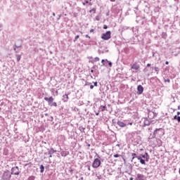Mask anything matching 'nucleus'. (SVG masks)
Here are the masks:
<instances>
[{
	"label": "nucleus",
	"mask_w": 180,
	"mask_h": 180,
	"mask_svg": "<svg viewBox=\"0 0 180 180\" xmlns=\"http://www.w3.org/2000/svg\"><path fill=\"white\" fill-rule=\"evenodd\" d=\"M128 124H130V126H132L133 125V122H129V123H128Z\"/></svg>",
	"instance_id": "e2e57ef3"
},
{
	"label": "nucleus",
	"mask_w": 180,
	"mask_h": 180,
	"mask_svg": "<svg viewBox=\"0 0 180 180\" xmlns=\"http://www.w3.org/2000/svg\"><path fill=\"white\" fill-rule=\"evenodd\" d=\"M165 64H166V65H168V64H169V62L166 61V62H165Z\"/></svg>",
	"instance_id": "052dcab7"
},
{
	"label": "nucleus",
	"mask_w": 180,
	"mask_h": 180,
	"mask_svg": "<svg viewBox=\"0 0 180 180\" xmlns=\"http://www.w3.org/2000/svg\"><path fill=\"white\" fill-rule=\"evenodd\" d=\"M147 67H151V63H148Z\"/></svg>",
	"instance_id": "6e6d98bb"
},
{
	"label": "nucleus",
	"mask_w": 180,
	"mask_h": 180,
	"mask_svg": "<svg viewBox=\"0 0 180 180\" xmlns=\"http://www.w3.org/2000/svg\"><path fill=\"white\" fill-rule=\"evenodd\" d=\"M85 4H89V1L85 0Z\"/></svg>",
	"instance_id": "13d9d810"
},
{
	"label": "nucleus",
	"mask_w": 180,
	"mask_h": 180,
	"mask_svg": "<svg viewBox=\"0 0 180 180\" xmlns=\"http://www.w3.org/2000/svg\"><path fill=\"white\" fill-rule=\"evenodd\" d=\"M122 155H119V154H115L114 155H113V157L115 158H119V157H121Z\"/></svg>",
	"instance_id": "72a5a7b5"
},
{
	"label": "nucleus",
	"mask_w": 180,
	"mask_h": 180,
	"mask_svg": "<svg viewBox=\"0 0 180 180\" xmlns=\"http://www.w3.org/2000/svg\"><path fill=\"white\" fill-rule=\"evenodd\" d=\"M176 120L178 121L179 123H180V116L177 117Z\"/></svg>",
	"instance_id": "3c124183"
},
{
	"label": "nucleus",
	"mask_w": 180,
	"mask_h": 180,
	"mask_svg": "<svg viewBox=\"0 0 180 180\" xmlns=\"http://www.w3.org/2000/svg\"><path fill=\"white\" fill-rule=\"evenodd\" d=\"M101 67H103V66H105V65H106L105 64V59H102V60H101Z\"/></svg>",
	"instance_id": "473e14b6"
},
{
	"label": "nucleus",
	"mask_w": 180,
	"mask_h": 180,
	"mask_svg": "<svg viewBox=\"0 0 180 180\" xmlns=\"http://www.w3.org/2000/svg\"><path fill=\"white\" fill-rule=\"evenodd\" d=\"M131 70H139L140 68V65H137L136 63H135L133 65H131Z\"/></svg>",
	"instance_id": "f8f14e48"
},
{
	"label": "nucleus",
	"mask_w": 180,
	"mask_h": 180,
	"mask_svg": "<svg viewBox=\"0 0 180 180\" xmlns=\"http://www.w3.org/2000/svg\"><path fill=\"white\" fill-rule=\"evenodd\" d=\"M165 134V131L162 128H156L153 134V139L156 137H162Z\"/></svg>",
	"instance_id": "f257e3e1"
},
{
	"label": "nucleus",
	"mask_w": 180,
	"mask_h": 180,
	"mask_svg": "<svg viewBox=\"0 0 180 180\" xmlns=\"http://www.w3.org/2000/svg\"><path fill=\"white\" fill-rule=\"evenodd\" d=\"M150 120H148V119H147V118H145L144 125L145 126H150Z\"/></svg>",
	"instance_id": "412c9836"
},
{
	"label": "nucleus",
	"mask_w": 180,
	"mask_h": 180,
	"mask_svg": "<svg viewBox=\"0 0 180 180\" xmlns=\"http://www.w3.org/2000/svg\"><path fill=\"white\" fill-rule=\"evenodd\" d=\"M22 39L17 40L16 43L15 44V47H16V49H20V47H22Z\"/></svg>",
	"instance_id": "9b49d317"
},
{
	"label": "nucleus",
	"mask_w": 180,
	"mask_h": 180,
	"mask_svg": "<svg viewBox=\"0 0 180 180\" xmlns=\"http://www.w3.org/2000/svg\"><path fill=\"white\" fill-rule=\"evenodd\" d=\"M86 167H87V168H88V170H89V171H91V166L87 165Z\"/></svg>",
	"instance_id": "09e8293b"
},
{
	"label": "nucleus",
	"mask_w": 180,
	"mask_h": 180,
	"mask_svg": "<svg viewBox=\"0 0 180 180\" xmlns=\"http://www.w3.org/2000/svg\"><path fill=\"white\" fill-rule=\"evenodd\" d=\"M20 172H22V169H19L18 166L11 168V175H20Z\"/></svg>",
	"instance_id": "39448f33"
},
{
	"label": "nucleus",
	"mask_w": 180,
	"mask_h": 180,
	"mask_svg": "<svg viewBox=\"0 0 180 180\" xmlns=\"http://www.w3.org/2000/svg\"><path fill=\"white\" fill-rule=\"evenodd\" d=\"M91 68L92 70H96V68H98V65H95Z\"/></svg>",
	"instance_id": "ea45409f"
},
{
	"label": "nucleus",
	"mask_w": 180,
	"mask_h": 180,
	"mask_svg": "<svg viewBox=\"0 0 180 180\" xmlns=\"http://www.w3.org/2000/svg\"><path fill=\"white\" fill-rule=\"evenodd\" d=\"M178 110H180V105L178 106Z\"/></svg>",
	"instance_id": "774afa93"
},
{
	"label": "nucleus",
	"mask_w": 180,
	"mask_h": 180,
	"mask_svg": "<svg viewBox=\"0 0 180 180\" xmlns=\"http://www.w3.org/2000/svg\"><path fill=\"white\" fill-rule=\"evenodd\" d=\"M165 82H171V79H165Z\"/></svg>",
	"instance_id": "37998d69"
},
{
	"label": "nucleus",
	"mask_w": 180,
	"mask_h": 180,
	"mask_svg": "<svg viewBox=\"0 0 180 180\" xmlns=\"http://www.w3.org/2000/svg\"><path fill=\"white\" fill-rule=\"evenodd\" d=\"M157 141L158 143L159 147H160V146H162V141H161V139H158Z\"/></svg>",
	"instance_id": "bb28decb"
},
{
	"label": "nucleus",
	"mask_w": 180,
	"mask_h": 180,
	"mask_svg": "<svg viewBox=\"0 0 180 180\" xmlns=\"http://www.w3.org/2000/svg\"><path fill=\"white\" fill-rule=\"evenodd\" d=\"M96 116H99V112L96 113Z\"/></svg>",
	"instance_id": "680f3d73"
},
{
	"label": "nucleus",
	"mask_w": 180,
	"mask_h": 180,
	"mask_svg": "<svg viewBox=\"0 0 180 180\" xmlns=\"http://www.w3.org/2000/svg\"><path fill=\"white\" fill-rule=\"evenodd\" d=\"M53 120H54V117H53V116H51L50 118L49 119V122H53Z\"/></svg>",
	"instance_id": "4c0bfd02"
},
{
	"label": "nucleus",
	"mask_w": 180,
	"mask_h": 180,
	"mask_svg": "<svg viewBox=\"0 0 180 180\" xmlns=\"http://www.w3.org/2000/svg\"><path fill=\"white\" fill-rule=\"evenodd\" d=\"M39 169H40L41 174H43V172H44V165H41L39 167Z\"/></svg>",
	"instance_id": "b1692460"
},
{
	"label": "nucleus",
	"mask_w": 180,
	"mask_h": 180,
	"mask_svg": "<svg viewBox=\"0 0 180 180\" xmlns=\"http://www.w3.org/2000/svg\"><path fill=\"white\" fill-rule=\"evenodd\" d=\"M179 117V116H178V115H174V118H173L174 120H176Z\"/></svg>",
	"instance_id": "c03bdc74"
},
{
	"label": "nucleus",
	"mask_w": 180,
	"mask_h": 180,
	"mask_svg": "<svg viewBox=\"0 0 180 180\" xmlns=\"http://www.w3.org/2000/svg\"><path fill=\"white\" fill-rule=\"evenodd\" d=\"M117 126H119L120 127H126V124L122 121L118 120L117 122Z\"/></svg>",
	"instance_id": "ddd939ff"
},
{
	"label": "nucleus",
	"mask_w": 180,
	"mask_h": 180,
	"mask_svg": "<svg viewBox=\"0 0 180 180\" xmlns=\"http://www.w3.org/2000/svg\"><path fill=\"white\" fill-rule=\"evenodd\" d=\"M129 29H130V27H127V26H124V27H122V30H129Z\"/></svg>",
	"instance_id": "2f4dec72"
},
{
	"label": "nucleus",
	"mask_w": 180,
	"mask_h": 180,
	"mask_svg": "<svg viewBox=\"0 0 180 180\" xmlns=\"http://www.w3.org/2000/svg\"><path fill=\"white\" fill-rule=\"evenodd\" d=\"M109 67L112 68V63L110 61H108Z\"/></svg>",
	"instance_id": "a19ab883"
},
{
	"label": "nucleus",
	"mask_w": 180,
	"mask_h": 180,
	"mask_svg": "<svg viewBox=\"0 0 180 180\" xmlns=\"http://www.w3.org/2000/svg\"><path fill=\"white\" fill-rule=\"evenodd\" d=\"M158 115V112H155V110L154 111H149L148 113V117L150 119V120L153 119H155Z\"/></svg>",
	"instance_id": "0eeeda50"
},
{
	"label": "nucleus",
	"mask_w": 180,
	"mask_h": 180,
	"mask_svg": "<svg viewBox=\"0 0 180 180\" xmlns=\"http://www.w3.org/2000/svg\"><path fill=\"white\" fill-rule=\"evenodd\" d=\"M152 54H153V57H154V56H155V52L153 51Z\"/></svg>",
	"instance_id": "4d7b16f0"
},
{
	"label": "nucleus",
	"mask_w": 180,
	"mask_h": 180,
	"mask_svg": "<svg viewBox=\"0 0 180 180\" xmlns=\"http://www.w3.org/2000/svg\"><path fill=\"white\" fill-rule=\"evenodd\" d=\"M17 57V63H19L20 61V59L22 58V55H16Z\"/></svg>",
	"instance_id": "a878e982"
},
{
	"label": "nucleus",
	"mask_w": 180,
	"mask_h": 180,
	"mask_svg": "<svg viewBox=\"0 0 180 180\" xmlns=\"http://www.w3.org/2000/svg\"><path fill=\"white\" fill-rule=\"evenodd\" d=\"M91 72L94 73V72H95V70H94V69H91Z\"/></svg>",
	"instance_id": "bf43d9fd"
},
{
	"label": "nucleus",
	"mask_w": 180,
	"mask_h": 180,
	"mask_svg": "<svg viewBox=\"0 0 180 180\" xmlns=\"http://www.w3.org/2000/svg\"><path fill=\"white\" fill-rule=\"evenodd\" d=\"M136 180H144V175L141 174H137Z\"/></svg>",
	"instance_id": "2eb2a0df"
},
{
	"label": "nucleus",
	"mask_w": 180,
	"mask_h": 180,
	"mask_svg": "<svg viewBox=\"0 0 180 180\" xmlns=\"http://www.w3.org/2000/svg\"><path fill=\"white\" fill-rule=\"evenodd\" d=\"M14 51L16 53V46L14 47Z\"/></svg>",
	"instance_id": "338daca9"
},
{
	"label": "nucleus",
	"mask_w": 180,
	"mask_h": 180,
	"mask_svg": "<svg viewBox=\"0 0 180 180\" xmlns=\"http://www.w3.org/2000/svg\"><path fill=\"white\" fill-rule=\"evenodd\" d=\"M144 92V87L141 84L138 85L137 86V94L141 95Z\"/></svg>",
	"instance_id": "6e6552de"
},
{
	"label": "nucleus",
	"mask_w": 180,
	"mask_h": 180,
	"mask_svg": "<svg viewBox=\"0 0 180 180\" xmlns=\"http://www.w3.org/2000/svg\"><path fill=\"white\" fill-rule=\"evenodd\" d=\"M34 179H36V176H30L27 179V180H34Z\"/></svg>",
	"instance_id": "c756f323"
},
{
	"label": "nucleus",
	"mask_w": 180,
	"mask_h": 180,
	"mask_svg": "<svg viewBox=\"0 0 180 180\" xmlns=\"http://www.w3.org/2000/svg\"><path fill=\"white\" fill-rule=\"evenodd\" d=\"M131 162L134 161V158H137V160H139V155H137V153H131Z\"/></svg>",
	"instance_id": "dca6fc26"
},
{
	"label": "nucleus",
	"mask_w": 180,
	"mask_h": 180,
	"mask_svg": "<svg viewBox=\"0 0 180 180\" xmlns=\"http://www.w3.org/2000/svg\"><path fill=\"white\" fill-rule=\"evenodd\" d=\"M96 156L98 157V158L94 159L92 163L93 168H99V167H101V157L99 156V155H98V153H96Z\"/></svg>",
	"instance_id": "20e7f679"
},
{
	"label": "nucleus",
	"mask_w": 180,
	"mask_h": 180,
	"mask_svg": "<svg viewBox=\"0 0 180 180\" xmlns=\"http://www.w3.org/2000/svg\"><path fill=\"white\" fill-rule=\"evenodd\" d=\"M155 12H160V8L158 7H156L155 9H154Z\"/></svg>",
	"instance_id": "e433bc0d"
},
{
	"label": "nucleus",
	"mask_w": 180,
	"mask_h": 180,
	"mask_svg": "<svg viewBox=\"0 0 180 180\" xmlns=\"http://www.w3.org/2000/svg\"><path fill=\"white\" fill-rule=\"evenodd\" d=\"M48 154L49 155V158H53V153H57V150H55L54 148H51L50 149H48Z\"/></svg>",
	"instance_id": "1a4fd4ad"
},
{
	"label": "nucleus",
	"mask_w": 180,
	"mask_h": 180,
	"mask_svg": "<svg viewBox=\"0 0 180 180\" xmlns=\"http://www.w3.org/2000/svg\"><path fill=\"white\" fill-rule=\"evenodd\" d=\"M180 112H177V116H179Z\"/></svg>",
	"instance_id": "69168bd1"
},
{
	"label": "nucleus",
	"mask_w": 180,
	"mask_h": 180,
	"mask_svg": "<svg viewBox=\"0 0 180 180\" xmlns=\"http://www.w3.org/2000/svg\"><path fill=\"white\" fill-rule=\"evenodd\" d=\"M112 37V32L107 31L105 33L102 34L101 39L102 40H109Z\"/></svg>",
	"instance_id": "423d86ee"
},
{
	"label": "nucleus",
	"mask_w": 180,
	"mask_h": 180,
	"mask_svg": "<svg viewBox=\"0 0 180 180\" xmlns=\"http://www.w3.org/2000/svg\"><path fill=\"white\" fill-rule=\"evenodd\" d=\"M94 86H98V82H94Z\"/></svg>",
	"instance_id": "58836bf2"
},
{
	"label": "nucleus",
	"mask_w": 180,
	"mask_h": 180,
	"mask_svg": "<svg viewBox=\"0 0 180 180\" xmlns=\"http://www.w3.org/2000/svg\"><path fill=\"white\" fill-rule=\"evenodd\" d=\"M103 29H104V30H106V29H108V25H103Z\"/></svg>",
	"instance_id": "8fccbe9b"
},
{
	"label": "nucleus",
	"mask_w": 180,
	"mask_h": 180,
	"mask_svg": "<svg viewBox=\"0 0 180 180\" xmlns=\"http://www.w3.org/2000/svg\"><path fill=\"white\" fill-rule=\"evenodd\" d=\"M79 130L81 131V133H85V127H79Z\"/></svg>",
	"instance_id": "393cba45"
},
{
	"label": "nucleus",
	"mask_w": 180,
	"mask_h": 180,
	"mask_svg": "<svg viewBox=\"0 0 180 180\" xmlns=\"http://www.w3.org/2000/svg\"><path fill=\"white\" fill-rule=\"evenodd\" d=\"M167 37H168V34H167V32H162V38L165 40V39H167Z\"/></svg>",
	"instance_id": "5701e85b"
},
{
	"label": "nucleus",
	"mask_w": 180,
	"mask_h": 180,
	"mask_svg": "<svg viewBox=\"0 0 180 180\" xmlns=\"http://www.w3.org/2000/svg\"><path fill=\"white\" fill-rule=\"evenodd\" d=\"M44 101L48 102L49 106L53 107L54 106L55 108H57V103L54 102V98L53 96L49 97H44Z\"/></svg>",
	"instance_id": "f03ea898"
},
{
	"label": "nucleus",
	"mask_w": 180,
	"mask_h": 180,
	"mask_svg": "<svg viewBox=\"0 0 180 180\" xmlns=\"http://www.w3.org/2000/svg\"><path fill=\"white\" fill-rule=\"evenodd\" d=\"M94 86H94V85L92 84V83H91V85H90V89H92L93 88H94Z\"/></svg>",
	"instance_id": "de8ad7c7"
},
{
	"label": "nucleus",
	"mask_w": 180,
	"mask_h": 180,
	"mask_svg": "<svg viewBox=\"0 0 180 180\" xmlns=\"http://www.w3.org/2000/svg\"><path fill=\"white\" fill-rule=\"evenodd\" d=\"M154 70H155V72H156L157 74H158V72H160V68H159L158 67L155 66V67L154 68Z\"/></svg>",
	"instance_id": "cd10ccee"
},
{
	"label": "nucleus",
	"mask_w": 180,
	"mask_h": 180,
	"mask_svg": "<svg viewBox=\"0 0 180 180\" xmlns=\"http://www.w3.org/2000/svg\"><path fill=\"white\" fill-rule=\"evenodd\" d=\"M134 178H133V177L129 178V180H134Z\"/></svg>",
	"instance_id": "0e129e2a"
},
{
	"label": "nucleus",
	"mask_w": 180,
	"mask_h": 180,
	"mask_svg": "<svg viewBox=\"0 0 180 180\" xmlns=\"http://www.w3.org/2000/svg\"><path fill=\"white\" fill-rule=\"evenodd\" d=\"M68 99H69L68 94H65L63 96V101L64 102H68Z\"/></svg>",
	"instance_id": "6ab92c4d"
},
{
	"label": "nucleus",
	"mask_w": 180,
	"mask_h": 180,
	"mask_svg": "<svg viewBox=\"0 0 180 180\" xmlns=\"http://www.w3.org/2000/svg\"><path fill=\"white\" fill-rule=\"evenodd\" d=\"M92 12H94V13H96V8H93L91 10L89 11L90 13H92Z\"/></svg>",
	"instance_id": "c85d7f7f"
},
{
	"label": "nucleus",
	"mask_w": 180,
	"mask_h": 180,
	"mask_svg": "<svg viewBox=\"0 0 180 180\" xmlns=\"http://www.w3.org/2000/svg\"><path fill=\"white\" fill-rule=\"evenodd\" d=\"M99 58L98 57H96L95 58H94V61H99Z\"/></svg>",
	"instance_id": "49530a36"
},
{
	"label": "nucleus",
	"mask_w": 180,
	"mask_h": 180,
	"mask_svg": "<svg viewBox=\"0 0 180 180\" xmlns=\"http://www.w3.org/2000/svg\"><path fill=\"white\" fill-rule=\"evenodd\" d=\"M144 155H145L146 158V162H148V161H149V160H150V155H148V153L146 152L145 154H144Z\"/></svg>",
	"instance_id": "4be33fe9"
},
{
	"label": "nucleus",
	"mask_w": 180,
	"mask_h": 180,
	"mask_svg": "<svg viewBox=\"0 0 180 180\" xmlns=\"http://www.w3.org/2000/svg\"><path fill=\"white\" fill-rule=\"evenodd\" d=\"M78 39H79V35H77V36L75 37V39H74V40H73L74 43H75V41H77L78 40Z\"/></svg>",
	"instance_id": "7c9ffc66"
},
{
	"label": "nucleus",
	"mask_w": 180,
	"mask_h": 180,
	"mask_svg": "<svg viewBox=\"0 0 180 180\" xmlns=\"http://www.w3.org/2000/svg\"><path fill=\"white\" fill-rule=\"evenodd\" d=\"M94 30H94V29H91V30H90V33H94Z\"/></svg>",
	"instance_id": "603ef678"
},
{
	"label": "nucleus",
	"mask_w": 180,
	"mask_h": 180,
	"mask_svg": "<svg viewBox=\"0 0 180 180\" xmlns=\"http://www.w3.org/2000/svg\"><path fill=\"white\" fill-rule=\"evenodd\" d=\"M2 27H4V25L0 23V32L2 30Z\"/></svg>",
	"instance_id": "a18cd8bd"
},
{
	"label": "nucleus",
	"mask_w": 180,
	"mask_h": 180,
	"mask_svg": "<svg viewBox=\"0 0 180 180\" xmlns=\"http://www.w3.org/2000/svg\"><path fill=\"white\" fill-rule=\"evenodd\" d=\"M72 172H74V170L72 169L68 170V173L70 174V175H72Z\"/></svg>",
	"instance_id": "f704fd0d"
},
{
	"label": "nucleus",
	"mask_w": 180,
	"mask_h": 180,
	"mask_svg": "<svg viewBox=\"0 0 180 180\" xmlns=\"http://www.w3.org/2000/svg\"><path fill=\"white\" fill-rule=\"evenodd\" d=\"M138 160L140 162V163L142 164V165H146V160L143 159V158H141V156H139Z\"/></svg>",
	"instance_id": "4468645a"
},
{
	"label": "nucleus",
	"mask_w": 180,
	"mask_h": 180,
	"mask_svg": "<svg viewBox=\"0 0 180 180\" xmlns=\"http://www.w3.org/2000/svg\"><path fill=\"white\" fill-rule=\"evenodd\" d=\"M91 82H86L84 85H85V86H86L91 85Z\"/></svg>",
	"instance_id": "79ce46f5"
},
{
	"label": "nucleus",
	"mask_w": 180,
	"mask_h": 180,
	"mask_svg": "<svg viewBox=\"0 0 180 180\" xmlns=\"http://www.w3.org/2000/svg\"><path fill=\"white\" fill-rule=\"evenodd\" d=\"M11 178L12 174L9 170L6 169L3 172L1 180H11Z\"/></svg>",
	"instance_id": "7ed1b4c3"
},
{
	"label": "nucleus",
	"mask_w": 180,
	"mask_h": 180,
	"mask_svg": "<svg viewBox=\"0 0 180 180\" xmlns=\"http://www.w3.org/2000/svg\"><path fill=\"white\" fill-rule=\"evenodd\" d=\"M96 20H99V16L96 17Z\"/></svg>",
	"instance_id": "5fc2aeb1"
},
{
	"label": "nucleus",
	"mask_w": 180,
	"mask_h": 180,
	"mask_svg": "<svg viewBox=\"0 0 180 180\" xmlns=\"http://www.w3.org/2000/svg\"><path fill=\"white\" fill-rule=\"evenodd\" d=\"M112 126H114V127H116V129H117V122L116 121V120L112 119Z\"/></svg>",
	"instance_id": "aec40b11"
},
{
	"label": "nucleus",
	"mask_w": 180,
	"mask_h": 180,
	"mask_svg": "<svg viewBox=\"0 0 180 180\" xmlns=\"http://www.w3.org/2000/svg\"><path fill=\"white\" fill-rule=\"evenodd\" d=\"M59 153H60V155L62 157H67V155H70V151H65L63 149H60V151H59Z\"/></svg>",
	"instance_id": "9d476101"
},
{
	"label": "nucleus",
	"mask_w": 180,
	"mask_h": 180,
	"mask_svg": "<svg viewBox=\"0 0 180 180\" xmlns=\"http://www.w3.org/2000/svg\"><path fill=\"white\" fill-rule=\"evenodd\" d=\"M139 156H141L142 159L143 158V160H147V158L144 155H143V154H141Z\"/></svg>",
	"instance_id": "c9c22d12"
},
{
	"label": "nucleus",
	"mask_w": 180,
	"mask_h": 180,
	"mask_svg": "<svg viewBox=\"0 0 180 180\" xmlns=\"http://www.w3.org/2000/svg\"><path fill=\"white\" fill-rule=\"evenodd\" d=\"M104 110H106V105H101L98 108V112H104Z\"/></svg>",
	"instance_id": "a211bd4d"
},
{
	"label": "nucleus",
	"mask_w": 180,
	"mask_h": 180,
	"mask_svg": "<svg viewBox=\"0 0 180 180\" xmlns=\"http://www.w3.org/2000/svg\"><path fill=\"white\" fill-rule=\"evenodd\" d=\"M127 167H128V169L129 171V174L130 175V174H131V172H133V165H131V164L129 163L127 165Z\"/></svg>",
	"instance_id": "f3484780"
},
{
	"label": "nucleus",
	"mask_w": 180,
	"mask_h": 180,
	"mask_svg": "<svg viewBox=\"0 0 180 180\" xmlns=\"http://www.w3.org/2000/svg\"><path fill=\"white\" fill-rule=\"evenodd\" d=\"M86 39H91V37H89V35H88V34H86Z\"/></svg>",
	"instance_id": "864d4df0"
}]
</instances>
